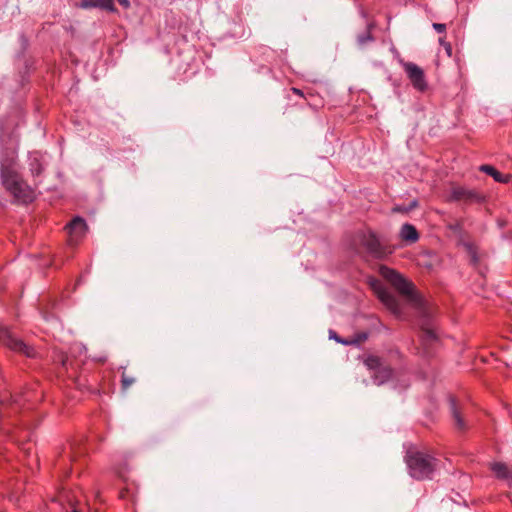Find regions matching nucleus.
<instances>
[{
	"instance_id": "f257e3e1",
	"label": "nucleus",
	"mask_w": 512,
	"mask_h": 512,
	"mask_svg": "<svg viewBox=\"0 0 512 512\" xmlns=\"http://www.w3.org/2000/svg\"><path fill=\"white\" fill-rule=\"evenodd\" d=\"M379 274L417 311L426 315L428 302L417 290L415 284L407 280L400 272L386 265H380Z\"/></svg>"
},
{
	"instance_id": "9b49d317",
	"label": "nucleus",
	"mask_w": 512,
	"mask_h": 512,
	"mask_svg": "<svg viewBox=\"0 0 512 512\" xmlns=\"http://www.w3.org/2000/svg\"><path fill=\"white\" fill-rule=\"evenodd\" d=\"M419 340L424 351L426 353H430L434 345L439 342V337L433 329L422 326L420 329Z\"/></svg>"
},
{
	"instance_id": "7ed1b4c3",
	"label": "nucleus",
	"mask_w": 512,
	"mask_h": 512,
	"mask_svg": "<svg viewBox=\"0 0 512 512\" xmlns=\"http://www.w3.org/2000/svg\"><path fill=\"white\" fill-rule=\"evenodd\" d=\"M1 184L12 196V203L30 205L36 200L35 190L23 179L20 173L1 179Z\"/></svg>"
},
{
	"instance_id": "a878e982",
	"label": "nucleus",
	"mask_w": 512,
	"mask_h": 512,
	"mask_svg": "<svg viewBox=\"0 0 512 512\" xmlns=\"http://www.w3.org/2000/svg\"><path fill=\"white\" fill-rule=\"evenodd\" d=\"M330 338L334 339L335 341H337L338 343H341L343 345L351 346V344L348 343V342H350V337H348V338L341 337L333 330H330Z\"/></svg>"
},
{
	"instance_id": "c9c22d12",
	"label": "nucleus",
	"mask_w": 512,
	"mask_h": 512,
	"mask_svg": "<svg viewBox=\"0 0 512 512\" xmlns=\"http://www.w3.org/2000/svg\"><path fill=\"white\" fill-rule=\"evenodd\" d=\"M71 512H80L76 507L73 506L72 508V511Z\"/></svg>"
},
{
	"instance_id": "1a4fd4ad",
	"label": "nucleus",
	"mask_w": 512,
	"mask_h": 512,
	"mask_svg": "<svg viewBox=\"0 0 512 512\" xmlns=\"http://www.w3.org/2000/svg\"><path fill=\"white\" fill-rule=\"evenodd\" d=\"M17 151L14 148H3L0 154V179L19 173L15 169Z\"/></svg>"
},
{
	"instance_id": "423d86ee",
	"label": "nucleus",
	"mask_w": 512,
	"mask_h": 512,
	"mask_svg": "<svg viewBox=\"0 0 512 512\" xmlns=\"http://www.w3.org/2000/svg\"><path fill=\"white\" fill-rule=\"evenodd\" d=\"M361 244L368 254L379 260L387 258L395 251L394 245L381 242L377 234L372 230L367 235H364Z\"/></svg>"
},
{
	"instance_id": "bb28decb",
	"label": "nucleus",
	"mask_w": 512,
	"mask_h": 512,
	"mask_svg": "<svg viewBox=\"0 0 512 512\" xmlns=\"http://www.w3.org/2000/svg\"><path fill=\"white\" fill-rule=\"evenodd\" d=\"M134 378H130L128 376L125 375V372L122 373V376H121V389L122 390H126L129 388V386L131 384L134 383Z\"/></svg>"
},
{
	"instance_id": "393cba45",
	"label": "nucleus",
	"mask_w": 512,
	"mask_h": 512,
	"mask_svg": "<svg viewBox=\"0 0 512 512\" xmlns=\"http://www.w3.org/2000/svg\"><path fill=\"white\" fill-rule=\"evenodd\" d=\"M76 5L82 9L98 8V0H81V2Z\"/></svg>"
},
{
	"instance_id": "473e14b6",
	"label": "nucleus",
	"mask_w": 512,
	"mask_h": 512,
	"mask_svg": "<svg viewBox=\"0 0 512 512\" xmlns=\"http://www.w3.org/2000/svg\"><path fill=\"white\" fill-rule=\"evenodd\" d=\"M117 2L124 8L128 9L130 7V1L129 0H117Z\"/></svg>"
},
{
	"instance_id": "e433bc0d",
	"label": "nucleus",
	"mask_w": 512,
	"mask_h": 512,
	"mask_svg": "<svg viewBox=\"0 0 512 512\" xmlns=\"http://www.w3.org/2000/svg\"><path fill=\"white\" fill-rule=\"evenodd\" d=\"M4 415V412L2 410H0V417Z\"/></svg>"
},
{
	"instance_id": "6ab92c4d",
	"label": "nucleus",
	"mask_w": 512,
	"mask_h": 512,
	"mask_svg": "<svg viewBox=\"0 0 512 512\" xmlns=\"http://www.w3.org/2000/svg\"><path fill=\"white\" fill-rule=\"evenodd\" d=\"M419 206V201L414 199L408 205H395L392 207V213L408 214L410 211L416 209Z\"/></svg>"
},
{
	"instance_id": "2f4dec72",
	"label": "nucleus",
	"mask_w": 512,
	"mask_h": 512,
	"mask_svg": "<svg viewBox=\"0 0 512 512\" xmlns=\"http://www.w3.org/2000/svg\"><path fill=\"white\" fill-rule=\"evenodd\" d=\"M4 453H5V448L0 445V469L3 467V465L5 463Z\"/></svg>"
},
{
	"instance_id": "f3484780",
	"label": "nucleus",
	"mask_w": 512,
	"mask_h": 512,
	"mask_svg": "<svg viewBox=\"0 0 512 512\" xmlns=\"http://www.w3.org/2000/svg\"><path fill=\"white\" fill-rule=\"evenodd\" d=\"M376 28L375 21H371L367 24L365 32L359 34L357 36V42L360 46L367 44L368 42H372L375 40L372 31Z\"/></svg>"
},
{
	"instance_id": "39448f33",
	"label": "nucleus",
	"mask_w": 512,
	"mask_h": 512,
	"mask_svg": "<svg viewBox=\"0 0 512 512\" xmlns=\"http://www.w3.org/2000/svg\"><path fill=\"white\" fill-rule=\"evenodd\" d=\"M0 345L27 358L34 359L37 356V351L33 346L26 344L22 339L17 338L8 327L1 324Z\"/></svg>"
},
{
	"instance_id": "7c9ffc66",
	"label": "nucleus",
	"mask_w": 512,
	"mask_h": 512,
	"mask_svg": "<svg viewBox=\"0 0 512 512\" xmlns=\"http://www.w3.org/2000/svg\"><path fill=\"white\" fill-rule=\"evenodd\" d=\"M449 229L454 232H460L462 230V224L460 222H457L455 224H450Z\"/></svg>"
},
{
	"instance_id": "f8f14e48",
	"label": "nucleus",
	"mask_w": 512,
	"mask_h": 512,
	"mask_svg": "<svg viewBox=\"0 0 512 512\" xmlns=\"http://www.w3.org/2000/svg\"><path fill=\"white\" fill-rule=\"evenodd\" d=\"M449 404L455 428L460 432H465L467 430V425L455 396L451 395L449 397Z\"/></svg>"
},
{
	"instance_id": "a211bd4d",
	"label": "nucleus",
	"mask_w": 512,
	"mask_h": 512,
	"mask_svg": "<svg viewBox=\"0 0 512 512\" xmlns=\"http://www.w3.org/2000/svg\"><path fill=\"white\" fill-rule=\"evenodd\" d=\"M463 246L467 254L469 255L470 264L473 266H477L480 262L477 245L472 242H465L463 243Z\"/></svg>"
},
{
	"instance_id": "6e6552de",
	"label": "nucleus",
	"mask_w": 512,
	"mask_h": 512,
	"mask_svg": "<svg viewBox=\"0 0 512 512\" xmlns=\"http://www.w3.org/2000/svg\"><path fill=\"white\" fill-rule=\"evenodd\" d=\"M68 234V243L77 245L88 230L85 219L81 216L73 217L64 227Z\"/></svg>"
},
{
	"instance_id": "aec40b11",
	"label": "nucleus",
	"mask_w": 512,
	"mask_h": 512,
	"mask_svg": "<svg viewBox=\"0 0 512 512\" xmlns=\"http://www.w3.org/2000/svg\"><path fill=\"white\" fill-rule=\"evenodd\" d=\"M364 364L367 366L369 370H372L373 372L378 369L382 363V359L379 356L376 355H369L364 360Z\"/></svg>"
},
{
	"instance_id": "c85d7f7f",
	"label": "nucleus",
	"mask_w": 512,
	"mask_h": 512,
	"mask_svg": "<svg viewBox=\"0 0 512 512\" xmlns=\"http://www.w3.org/2000/svg\"><path fill=\"white\" fill-rule=\"evenodd\" d=\"M59 361H60V363H61V366H62L64 369L68 370V362H69V359H68L67 354H65V353H61V354L59 355Z\"/></svg>"
},
{
	"instance_id": "9d476101",
	"label": "nucleus",
	"mask_w": 512,
	"mask_h": 512,
	"mask_svg": "<svg viewBox=\"0 0 512 512\" xmlns=\"http://www.w3.org/2000/svg\"><path fill=\"white\" fill-rule=\"evenodd\" d=\"M404 70L412 86L416 90L425 92L428 89V83L425 79V74L422 68L415 63L407 62L404 64Z\"/></svg>"
},
{
	"instance_id": "2eb2a0df",
	"label": "nucleus",
	"mask_w": 512,
	"mask_h": 512,
	"mask_svg": "<svg viewBox=\"0 0 512 512\" xmlns=\"http://www.w3.org/2000/svg\"><path fill=\"white\" fill-rule=\"evenodd\" d=\"M394 374V369L390 365H381L378 369H376L373 373L374 383L377 385H382L388 382Z\"/></svg>"
},
{
	"instance_id": "4be33fe9",
	"label": "nucleus",
	"mask_w": 512,
	"mask_h": 512,
	"mask_svg": "<svg viewBox=\"0 0 512 512\" xmlns=\"http://www.w3.org/2000/svg\"><path fill=\"white\" fill-rule=\"evenodd\" d=\"M98 8L106 10L110 13L118 12L113 0H98Z\"/></svg>"
},
{
	"instance_id": "c756f323",
	"label": "nucleus",
	"mask_w": 512,
	"mask_h": 512,
	"mask_svg": "<svg viewBox=\"0 0 512 512\" xmlns=\"http://www.w3.org/2000/svg\"><path fill=\"white\" fill-rule=\"evenodd\" d=\"M433 28L438 32V33H443L445 34L446 33V24L444 23H433Z\"/></svg>"
},
{
	"instance_id": "412c9836",
	"label": "nucleus",
	"mask_w": 512,
	"mask_h": 512,
	"mask_svg": "<svg viewBox=\"0 0 512 512\" xmlns=\"http://www.w3.org/2000/svg\"><path fill=\"white\" fill-rule=\"evenodd\" d=\"M29 166H30L31 174L34 177L40 176L42 174L43 170H44L43 165H42L41 161L38 158H33L30 161Z\"/></svg>"
},
{
	"instance_id": "ddd939ff",
	"label": "nucleus",
	"mask_w": 512,
	"mask_h": 512,
	"mask_svg": "<svg viewBox=\"0 0 512 512\" xmlns=\"http://www.w3.org/2000/svg\"><path fill=\"white\" fill-rule=\"evenodd\" d=\"M399 237L405 244H414L420 239V233L413 224L405 223L400 229Z\"/></svg>"
},
{
	"instance_id": "dca6fc26",
	"label": "nucleus",
	"mask_w": 512,
	"mask_h": 512,
	"mask_svg": "<svg viewBox=\"0 0 512 512\" xmlns=\"http://www.w3.org/2000/svg\"><path fill=\"white\" fill-rule=\"evenodd\" d=\"M490 470L495 474L499 480H509L512 478V471L507 464L503 462H493L490 464Z\"/></svg>"
},
{
	"instance_id": "20e7f679",
	"label": "nucleus",
	"mask_w": 512,
	"mask_h": 512,
	"mask_svg": "<svg viewBox=\"0 0 512 512\" xmlns=\"http://www.w3.org/2000/svg\"><path fill=\"white\" fill-rule=\"evenodd\" d=\"M369 288L376 295L378 300L395 316L402 314V308L397 297L391 293L382 281L374 276L368 278Z\"/></svg>"
},
{
	"instance_id": "f03ea898",
	"label": "nucleus",
	"mask_w": 512,
	"mask_h": 512,
	"mask_svg": "<svg viewBox=\"0 0 512 512\" xmlns=\"http://www.w3.org/2000/svg\"><path fill=\"white\" fill-rule=\"evenodd\" d=\"M404 459L409 475L416 480L431 478L435 471L436 459L427 453L416 450L413 446L406 450Z\"/></svg>"
},
{
	"instance_id": "72a5a7b5",
	"label": "nucleus",
	"mask_w": 512,
	"mask_h": 512,
	"mask_svg": "<svg viewBox=\"0 0 512 512\" xmlns=\"http://www.w3.org/2000/svg\"><path fill=\"white\" fill-rule=\"evenodd\" d=\"M291 91H292L294 94H296V95H299V96H302V97L304 96V95H303V92H302L300 89H298V88L292 87V88H291Z\"/></svg>"
},
{
	"instance_id": "4468645a",
	"label": "nucleus",
	"mask_w": 512,
	"mask_h": 512,
	"mask_svg": "<svg viewBox=\"0 0 512 512\" xmlns=\"http://www.w3.org/2000/svg\"><path fill=\"white\" fill-rule=\"evenodd\" d=\"M479 170L491 176L494 179V181L498 183L508 184L512 182V174H503L492 165L483 164L480 166Z\"/></svg>"
},
{
	"instance_id": "b1692460",
	"label": "nucleus",
	"mask_w": 512,
	"mask_h": 512,
	"mask_svg": "<svg viewBox=\"0 0 512 512\" xmlns=\"http://www.w3.org/2000/svg\"><path fill=\"white\" fill-rule=\"evenodd\" d=\"M18 402H19V400L11 394H4L0 398V404L3 407L8 404L9 405L18 404Z\"/></svg>"
},
{
	"instance_id": "0eeeda50",
	"label": "nucleus",
	"mask_w": 512,
	"mask_h": 512,
	"mask_svg": "<svg viewBox=\"0 0 512 512\" xmlns=\"http://www.w3.org/2000/svg\"><path fill=\"white\" fill-rule=\"evenodd\" d=\"M449 202H463L465 205L484 204L487 196L476 190L468 189L461 185H453L448 197Z\"/></svg>"
},
{
	"instance_id": "cd10ccee",
	"label": "nucleus",
	"mask_w": 512,
	"mask_h": 512,
	"mask_svg": "<svg viewBox=\"0 0 512 512\" xmlns=\"http://www.w3.org/2000/svg\"><path fill=\"white\" fill-rule=\"evenodd\" d=\"M439 44L444 47L445 51L447 52L448 56H451L452 54V45L450 42H447L444 37L439 38Z\"/></svg>"
},
{
	"instance_id": "f704fd0d",
	"label": "nucleus",
	"mask_w": 512,
	"mask_h": 512,
	"mask_svg": "<svg viewBox=\"0 0 512 512\" xmlns=\"http://www.w3.org/2000/svg\"><path fill=\"white\" fill-rule=\"evenodd\" d=\"M127 492H128V490H127V489H123V490H121V491H120V494H119L120 498H124V497H125V494H126Z\"/></svg>"
},
{
	"instance_id": "5701e85b",
	"label": "nucleus",
	"mask_w": 512,
	"mask_h": 512,
	"mask_svg": "<svg viewBox=\"0 0 512 512\" xmlns=\"http://www.w3.org/2000/svg\"><path fill=\"white\" fill-rule=\"evenodd\" d=\"M368 336L369 335L367 332H358L354 334L352 337H350V342L348 343L351 344V346L360 345L361 343L365 342L368 339Z\"/></svg>"
}]
</instances>
